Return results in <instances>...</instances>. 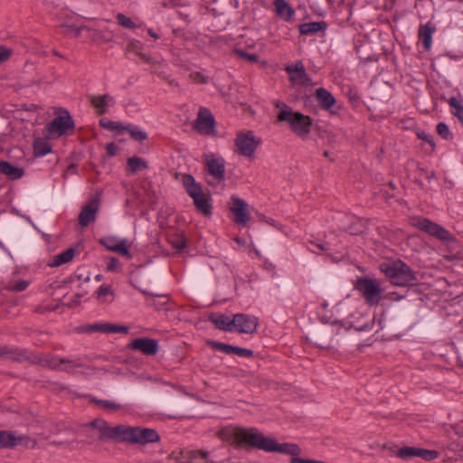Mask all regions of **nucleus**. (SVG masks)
<instances>
[{
  "label": "nucleus",
  "mask_w": 463,
  "mask_h": 463,
  "mask_svg": "<svg viewBox=\"0 0 463 463\" xmlns=\"http://www.w3.org/2000/svg\"><path fill=\"white\" fill-rule=\"evenodd\" d=\"M235 441L240 446H251L268 453H281L299 458L300 448L295 443H279L276 438L266 436L256 429L235 428L232 430Z\"/></svg>",
  "instance_id": "obj_1"
},
{
  "label": "nucleus",
  "mask_w": 463,
  "mask_h": 463,
  "mask_svg": "<svg viewBox=\"0 0 463 463\" xmlns=\"http://www.w3.org/2000/svg\"><path fill=\"white\" fill-rule=\"evenodd\" d=\"M379 268L395 286L406 287L413 285L417 280L416 272L400 259H388L383 261Z\"/></svg>",
  "instance_id": "obj_2"
},
{
  "label": "nucleus",
  "mask_w": 463,
  "mask_h": 463,
  "mask_svg": "<svg viewBox=\"0 0 463 463\" xmlns=\"http://www.w3.org/2000/svg\"><path fill=\"white\" fill-rule=\"evenodd\" d=\"M354 288L364 297L369 306L379 305L383 289L378 279L369 277L359 278L354 284Z\"/></svg>",
  "instance_id": "obj_3"
},
{
  "label": "nucleus",
  "mask_w": 463,
  "mask_h": 463,
  "mask_svg": "<svg viewBox=\"0 0 463 463\" xmlns=\"http://www.w3.org/2000/svg\"><path fill=\"white\" fill-rule=\"evenodd\" d=\"M74 127V121L70 113L65 109H60L56 117L47 124L46 136L48 138L57 139L71 133Z\"/></svg>",
  "instance_id": "obj_4"
},
{
  "label": "nucleus",
  "mask_w": 463,
  "mask_h": 463,
  "mask_svg": "<svg viewBox=\"0 0 463 463\" xmlns=\"http://www.w3.org/2000/svg\"><path fill=\"white\" fill-rule=\"evenodd\" d=\"M278 121L288 122L291 130L299 137H306L309 134L312 126V120L308 116L300 112H283L278 115Z\"/></svg>",
  "instance_id": "obj_5"
},
{
  "label": "nucleus",
  "mask_w": 463,
  "mask_h": 463,
  "mask_svg": "<svg viewBox=\"0 0 463 463\" xmlns=\"http://www.w3.org/2000/svg\"><path fill=\"white\" fill-rule=\"evenodd\" d=\"M205 166L210 184H221L224 179V160L217 155L205 156Z\"/></svg>",
  "instance_id": "obj_6"
},
{
  "label": "nucleus",
  "mask_w": 463,
  "mask_h": 463,
  "mask_svg": "<svg viewBox=\"0 0 463 463\" xmlns=\"http://www.w3.org/2000/svg\"><path fill=\"white\" fill-rule=\"evenodd\" d=\"M415 225L420 230L424 231L430 236H433L442 241H449L453 239L451 233L447 229L438 223L432 222L429 219H420Z\"/></svg>",
  "instance_id": "obj_7"
},
{
  "label": "nucleus",
  "mask_w": 463,
  "mask_h": 463,
  "mask_svg": "<svg viewBox=\"0 0 463 463\" xmlns=\"http://www.w3.org/2000/svg\"><path fill=\"white\" fill-rule=\"evenodd\" d=\"M99 241L108 250L118 252L128 259L131 258V253L129 251L130 244L127 239H121L114 235H108L102 237Z\"/></svg>",
  "instance_id": "obj_8"
},
{
  "label": "nucleus",
  "mask_w": 463,
  "mask_h": 463,
  "mask_svg": "<svg viewBox=\"0 0 463 463\" xmlns=\"http://www.w3.org/2000/svg\"><path fill=\"white\" fill-rule=\"evenodd\" d=\"M179 180L187 194L194 199V203H207L203 198V187L195 182L192 175H181Z\"/></svg>",
  "instance_id": "obj_9"
},
{
  "label": "nucleus",
  "mask_w": 463,
  "mask_h": 463,
  "mask_svg": "<svg viewBox=\"0 0 463 463\" xmlns=\"http://www.w3.org/2000/svg\"><path fill=\"white\" fill-rule=\"evenodd\" d=\"M259 320L247 314L234 315V330L243 334H253L257 330Z\"/></svg>",
  "instance_id": "obj_10"
},
{
  "label": "nucleus",
  "mask_w": 463,
  "mask_h": 463,
  "mask_svg": "<svg viewBox=\"0 0 463 463\" xmlns=\"http://www.w3.org/2000/svg\"><path fill=\"white\" fill-rule=\"evenodd\" d=\"M286 71L288 73L289 80L293 85L307 86L310 82V78L307 74L302 62L298 61L295 64L288 65Z\"/></svg>",
  "instance_id": "obj_11"
},
{
  "label": "nucleus",
  "mask_w": 463,
  "mask_h": 463,
  "mask_svg": "<svg viewBox=\"0 0 463 463\" xmlns=\"http://www.w3.org/2000/svg\"><path fill=\"white\" fill-rule=\"evenodd\" d=\"M258 145V141L252 132L240 133L236 138L238 151L246 156H250Z\"/></svg>",
  "instance_id": "obj_12"
},
{
  "label": "nucleus",
  "mask_w": 463,
  "mask_h": 463,
  "mask_svg": "<svg viewBox=\"0 0 463 463\" xmlns=\"http://www.w3.org/2000/svg\"><path fill=\"white\" fill-rule=\"evenodd\" d=\"M128 346L133 350L140 351L146 355H155L159 349L158 341L148 337L134 339L129 343Z\"/></svg>",
  "instance_id": "obj_13"
},
{
  "label": "nucleus",
  "mask_w": 463,
  "mask_h": 463,
  "mask_svg": "<svg viewBox=\"0 0 463 463\" xmlns=\"http://www.w3.org/2000/svg\"><path fill=\"white\" fill-rule=\"evenodd\" d=\"M195 129L204 135H212L214 132V119L206 109H201L195 121Z\"/></svg>",
  "instance_id": "obj_14"
},
{
  "label": "nucleus",
  "mask_w": 463,
  "mask_h": 463,
  "mask_svg": "<svg viewBox=\"0 0 463 463\" xmlns=\"http://www.w3.org/2000/svg\"><path fill=\"white\" fill-rule=\"evenodd\" d=\"M29 442L30 439L27 437L16 435L12 431H0V448H13L20 444L29 446Z\"/></svg>",
  "instance_id": "obj_15"
},
{
  "label": "nucleus",
  "mask_w": 463,
  "mask_h": 463,
  "mask_svg": "<svg viewBox=\"0 0 463 463\" xmlns=\"http://www.w3.org/2000/svg\"><path fill=\"white\" fill-rule=\"evenodd\" d=\"M273 9L276 15L286 22H291L296 14L295 9L287 0H274Z\"/></svg>",
  "instance_id": "obj_16"
},
{
  "label": "nucleus",
  "mask_w": 463,
  "mask_h": 463,
  "mask_svg": "<svg viewBox=\"0 0 463 463\" xmlns=\"http://www.w3.org/2000/svg\"><path fill=\"white\" fill-rule=\"evenodd\" d=\"M183 458L182 463H216L211 453L204 450H188Z\"/></svg>",
  "instance_id": "obj_17"
},
{
  "label": "nucleus",
  "mask_w": 463,
  "mask_h": 463,
  "mask_svg": "<svg viewBox=\"0 0 463 463\" xmlns=\"http://www.w3.org/2000/svg\"><path fill=\"white\" fill-rule=\"evenodd\" d=\"M315 98L322 109L333 113V108L335 105L336 100L326 89H317L315 91Z\"/></svg>",
  "instance_id": "obj_18"
},
{
  "label": "nucleus",
  "mask_w": 463,
  "mask_h": 463,
  "mask_svg": "<svg viewBox=\"0 0 463 463\" xmlns=\"http://www.w3.org/2000/svg\"><path fill=\"white\" fill-rule=\"evenodd\" d=\"M135 443L147 444L157 442L160 439L158 433L151 428L136 427Z\"/></svg>",
  "instance_id": "obj_19"
},
{
  "label": "nucleus",
  "mask_w": 463,
  "mask_h": 463,
  "mask_svg": "<svg viewBox=\"0 0 463 463\" xmlns=\"http://www.w3.org/2000/svg\"><path fill=\"white\" fill-rule=\"evenodd\" d=\"M249 204H232L230 208L233 214L232 220L241 227H246L250 220Z\"/></svg>",
  "instance_id": "obj_20"
},
{
  "label": "nucleus",
  "mask_w": 463,
  "mask_h": 463,
  "mask_svg": "<svg viewBox=\"0 0 463 463\" xmlns=\"http://www.w3.org/2000/svg\"><path fill=\"white\" fill-rule=\"evenodd\" d=\"M435 32L436 26L430 22L420 24L419 27V39L426 51H429L432 46V36Z\"/></svg>",
  "instance_id": "obj_21"
},
{
  "label": "nucleus",
  "mask_w": 463,
  "mask_h": 463,
  "mask_svg": "<svg viewBox=\"0 0 463 463\" xmlns=\"http://www.w3.org/2000/svg\"><path fill=\"white\" fill-rule=\"evenodd\" d=\"M91 106L95 109L98 114H104L108 111L115 101L114 99L108 95L90 96V98Z\"/></svg>",
  "instance_id": "obj_22"
},
{
  "label": "nucleus",
  "mask_w": 463,
  "mask_h": 463,
  "mask_svg": "<svg viewBox=\"0 0 463 463\" xmlns=\"http://www.w3.org/2000/svg\"><path fill=\"white\" fill-rule=\"evenodd\" d=\"M142 49H143L142 43L137 40H134V39L130 40L127 43V47H126V51L128 53L136 54L146 63H148L151 65L155 64V60L152 57L148 56L147 54L142 52Z\"/></svg>",
  "instance_id": "obj_23"
},
{
  "label": "nucleus",
  "mask_w": 463,
  "mask_h": 463,
  "mask_svg": "<svg viewBox=\"0 0 463 463\" xmlns=\"http://www.w3.org/2000/svg\"><path fill=\"white\" fill-rule=\"evenodd\" d=\"M86 331L89 332H103V333H109V334H115V333H124L127 334L128 332V327L123 326H117L112 324H94L91 326H89L86 329Z\"/></svg>",
  "instance_id": "obj_24"
},
{
  "label": "nucleus",
  "mask_w": 463,
  "mask_h": 463,
  "mask_svg": "<svg viewBox=\"0 0 463 463\" xmlns=\"http://www.w3.org/2000/svg\"><path fill=\"white\" fill-rule=\"evenodd\" d=\"M98 204H86L85 207L81 210L79 222L82 227L89 225L93 222L96 219V214L98 213Z\"/></svg>",
  "instance_id": "obj_25"
},
{
  "label": "nucleus",
  "mask_w": 463,
  "mask_h": 463,
  "mask_svg": "<svg viewBox=\"0 0 463 463\" xmlns=\"http://www.w3.org/2000/svg\"><path fill=\"white\" fill-rule=\"evenodd\" d=\"M136 427L124 424L117 425V440L135 443Z\"/></svg>",
  "instance_id": "obj_26"
},
{
  "label": "nucleus",
  "mask_w": 463,
  "mask_h": 463,
  "mask_svg": "<svg viewBox=\"0 0 463 463\" xmlns=\"http://www.w3.org/2000/svg\"><path fill=\"white\" fill-rule=\"evenodd\" d=\"M0 173L12 180L19 179L24 175L23 168L15 166L5 161L0 162Z\"/></svg>",
  "instance_id": "obj_27"
},
{
  "label": "nucleus",
  "mask_w": 463,
  "mask_h": 463,
  "mask_svg": "<svg viewBox=\"0 0 463 463\" xmlns=\"http://www.w3.org/2000/svg\"><path fill=\"white\" fill-rule=\"evenodd\" d=\"M75 255V250L72 248H69L61 253L54 256L52 263L50 266L52 267H59L61 265H63L65 263H68L71 261Z\"/></svg>",
  "instance_id": "obj_28"
},
{
  "label": "nucleus",
  "mask_w": 463,
  "mask_h": 463,
  "mask_svg": "<svg viewBox=\"0 0 463 463\" xmlns=\"http://www.w3.org/2000/svg\"><path fill=\"white\" fill-rule=\"evenodd\" d=\"M324 28V24L320 22L304 23L299 25V32L303 35H313Z\"/></svg>",
  "instance_id": "obj_29"
},
{
  "label": "nucleus",
  "mask_w": 463,
  "mask_h": 463,
  "mask_svg": "<svg viewBox=\"0 0 463 463\" xmlns=\"http://www.w3.org/2000/svg\"><path fill=\"white\" fill-rule=\"evenodd\" d=\"M215 326L225 331L234 330V317L232 318L225 315H220L213 319Z\"/></svg>",
  "instance_id": "obj_30"
},
{
  "label": "nucleus",
  "mask_w": 463,
  "mask_h": 463,
  "mask_svg": "<svg viewBox=\"0 0 463 463\" xmlns=\"http://www.w3.org/2000/svg\"><path fill=\"white\" fill-rule=\"evenodd\" d=\"M124 132H128L136 141H143L147 137L145 131H143L139 127L131 124L125 125Z\"/></svg>",
  "instance_id": "obj_31"
},
{
  "label": "nucleus",
  "mask_w": 463,
  "mask_h": 463,
  "mask_svg": "<svg viewBox=\"0 0 463 463\" xmlns=\"http://www.w3.org/2000/svg\"><path fill=\"white\" fill-rule=\"evenodd\" d=\"M99 435L102 439L117 440V426L109 427L107 422L102 421L99 430Z\"/></svg>",
  "instance_id": "obj_32"
},
{
  "label": "nucleus",
  "mask_w": 463,
  "mask_h": 463,
  "mask_svg": "<svg viewBox=\"0 0 463 463\" xmlns=\"http://www.w3.org/2000/svg\"><path fill=\"white\" fill-rule=\"evenodd\" d=\"M54 367L59 370H63L73 373L81 372V366L78 363L71 360L61 359L59 364L54 365Z\"/></svg>",
  "instance_id": "obj_33"
},
{
  "label": "nucleus",
  "mask_w": 463,
  "mask_h": 463,
  "mask_svg": "<svg viewBox=\"0 0 463 463\" xmlns=\"http://www.w3.org/2000/svg\"><path fill=\"white\" fill-rule=\"evenodd\" d=\"M146 168V163L137 156L129 157L128 159V169L131 174L137 173Z\"/></svg>",
  "instance_id": "obj_34"
},
{
  "label": "nucleus",
  "mask_w": 463,
  "mask_h": 463,
  "mask_svg": "<svg viewBox=\"0 0 463 463\" xmlns=\"http://www.w3.org/2000/svg\"><path fill=\"white\" fill-rule=\"evenodd\" d=\"M92 401L99 407L106 410L109 412H112V411H118V410L123 408V406L120 403H118L115 401L100 400V399H93Z\"/></svg>",
  "instance_id": "obj_35"
},
{
  "label": "nucleus",
  "mask_w": 463,
  "mask_h": 463,
  "mask_svg": "<svg viewBox=\"0 0 463 463\" xmlns=\"http://www.w3.org/2000/svg\"><path fill=\"white\" fill-rule=\"evenodd\" d=\"M100 125L104 128L111 130V131H114V132H116L118 134L124 133L125 124H123L121 122L101 119L100 120Z\"/></svg>",
  "instance_id": "obj_36"
},
{
  "label": "nucleus",
  "mask_w": 463,
  "mask_h": 463,
  "mask_svg": "<svg viewBox=\"0 0 463 463\" xmlns=\"http://www.w3.org/2000/svg\"><path fill=\"white\" fill-rule=\"evenodd\" d=\"M449 104L452 109V113L463 125V105L456 98H451Z\"/></svg>",
  "instance_id": "obj_37"
},
{
  "label": "nucleus",
  "mask_w": 463,
  "mask_h": 463,
  "mask_svg": "<svg viewBox=\"0 0 463 463\" xmlns=\"http://www.w3.org/2000/svg\"><path fill=\"white\" fill-rule=\"evenodd\" d=\"M29 286V282L24 279L19 281H10L6 286V289L9 291L20 292L25 290Z\"/></svg>",
  "instance_id": "obj_38"
},
{
  "label": "nucleus",
  "mask_w": 463,
  "mask_h": 463,
  "mask_svg": "<svg viewBox=\"0 0 463 463\" xmlns=\"http://www.w3.org/2000/svg\"><path fill=\"white\" fill-rule=\"evenodd\" d=\"M419 449L413 447L402 448L397 451V455L401 458H410L412 457H418Z\"/></svg>",
  "instance_id": "obj_39"
},
{
  "label": "nucleus",
  "mask_w": 463,
  "mask_h": 463,
  "mask_svg": "<svg viewBox=\"0 0 463 463\" xmlns=\"http://www.w3.org/2000/svg\"><path fill=\"white\" fill-rule=\"evenodd\" d=\"M117 20L118 23L125 28L135 29L137 27V24L131 20V18L126 16L123 14H118Z\"/></svg>",
  "instance_id": "obj_40"
},
{
  "label": "nucleus",
  "mask_w": 463,
  "mask_h": 463,
  "mask_svg": "<svg viewBox=\"0 0 463 463\" xmlns=\"http://www.w3.org/2000/svg\"><path fill=\"white\" fill-rule=\"evenodd\" d=\"M417 137H418V138L424 141L429 146V149L430 151H432L435 148V143L433 140V137L430 134H429L423 130H420V131L417 132Z\"/></svg>",
  "instance_id": "obj_41"
},
{
  "label": "nucleus",
  "mask_w": 463,
  "mask_h": 463,
  "mask_svg": "<svg viewBox=\"0 0 463 463\" xmlns=\"http://www.w3.org/2000/svg\"><path fill=\"white\" fill-rule=\"evenodd\" d=\"M97 298L103 302L106 298V297L109 296V295H112L113 294V290L111 289V288L109 286H106V285H101L99 289L97 290Z\"/></svg>",
  "instance_id": "obj_42"
},
{
  "label": "nucleus",
  "mask_w": 463,
  "mask_h": 463,
  "mask_svg": "<svg viewBox=\"0 0 463 463\" xmlns=\"http://www.w3.org/2000/svg\"><path fill=\"white\" fill-rule=\"evenodd\" d=\"M438 454L439 453L436 450L419 449L418 457H420L425 460H432L438 457Z\"/></svg>",
  "instance_id": "obj_43"
},
{
  "label": "nucleus",
  "mask_w": 463,
  "mask_h": 463,
  "mask_svg": "<svg viewBox=\"0 0 463 463\" xmlns=\"http://www.w3.org/2000/svg\"><path fill=\"white\" fill-rule=\"evenodd\" d=\"M212 345L215 349H217L224 354H232V351H233V345H228V344H224V343H221V342H213Z\"/></svg>",
  "instance_id": "obj_44"
},
{
  "label": "nucleus",
  "mask_w": 463,
  "mask_h": 463,
  "mask_svg": "<svg viewBox=\"0 0 463 463\" xmlns=\"http://www.w3.org/2000/svg\"><path fill=\"white\" fill-rule=\"evenodd\" d=\"M436 129H437L438 134H439L441 137H443V138H445V139H447V138H449V136H450V131H449V127H448L445 123H443V122H439V123L437 125Z\"/></svg>",
  "instance_id": "obj_45"
},
{
  "label": "nucleus",
  "mask_w": 463,
  "mask_h": 463,
  "mask_svg": "<svg viewBox=\"0 0 463 463\" xmlns=\"http://www.w3.org/2000/svg\"><path fill=\"white\" fill-rule=\"evenodd\" d=\"M35 152L38 155L44 156L51 151L50 146L43 142H36L34 145Z\"/></svg>",
  "instance_id": "obj_46"
},
{
  "label": "nucleus",
  "mask_w": 463,
  "mask_h": 463,
  "mask_svg": "<svg viewBox=\"0 0 463 463\" xmlns=\"http://www.w3.org/2000/svg\"><path fill=\"white\" fill-rule=\"evenodd\" d=\"M190 79L196 83H207L208 82V77L204 76L200 71L191 72Z\"/></svg>",
  "instance_id": "obj_47"
},
{
  "label": "nucleus",
  "mask_w": 463,
  "mask_h": 463,
  "mask_svg": "<svg viewBox=\"0 0 463 463\" xmlns=\"http://www.w3.org/2000/svg\"><path fill=\"white\" fill-rule=\"evenodd\" d=\"M232 354L241 356V357H250L252 355V351L247 348H242L239 346H233Z\"/></svg>",
  "instance_id": "obj_48"
},
{
  "label": "nucleus",
  "mask_w": 463,
  "mask_h": 463,
  "mask_svg": "<svg viewBox=\"0 0 463 463\" xmlns=\"http://www.w3.org/2000/svg\"><path fill=\"white\" fill-rule=\"evenodd\" d=\"M198 213L204 216H210L212 214V204H195Z\"/></svg>",
  "instance_id": "obj_49"
},
{
  "label": "nucleus",
  "mask_w": 463,
  "mask_h": 463,
  "mask_svg": "<svg viewBox=\"0 0 463 463\" xmlns=\"http://www.w3.org/2000/svg\"><path fill=\"white\" fill-rule=\"evenodd\" d=\"M13 51L10 48L0 46V63L5 61L12 55Z\"/></svg>",
  "instance_id": "obj_50"
},
{
  "label": "nucleus",
  "mask_w": 463,
  "mask_h": 463,
  "mask_svg": "<svg viewBox=\"0 0 463 463\" xmlns=\"http://www.w3.org/2000/svg\"><path fill=\"white\" fill-rule=\"evenodd\" d=\"M10 213H14L17 216H20L21 218L25 219L36 231L39 232L38 228L36 227L34 222L31 220V218L25 214H22L21 212L18 209H16L15 207H12V209L10 210Z\"/></svg>",
  "instance_id": "obj_51"
},
{
  "label": "nucleus",
  "mask_w": 463,
  "mask_h": 463,
  "mask_svg": "<svg viewBox=\"0 0 463 463\" xmlns=\"http://www.w3.org/2000/svg\"><path fill=\"white\" fill-rule=\"evenodd\" d=\"M174 248L178 250H183L185 247V241L183 236L177 237L176 239L171 241Z\"/></svg>",
  "instance_id": "obj_52"
},
{
  "label": "nucleus",
  "mask_w": 463,
  "mask_h": 463,
  "mask_svg": "<svg viewBox=\"0 0 463 463\" xmlns=\"http://www.w3.org/2000/svg\"><path fill=\"white\" fill-rule=\"evenodd\" d=\"M275 107L279 109V112L278 115H281L283 112H292V109L288 107L287 104L281 101H275L274 103Z\"/></svg>",
  "instance_id": "obj_53"
},
{
  "label": "nucleus",
  "mask_w": 463,
  "mask_h": 463,
  "mask_svg": "<svg viewBox=\"0 0 463 463\" xmlns=\"http://www.w3.org/2000/svg\"><path fill=\"white\" fill-rule=\"evenodd\" d=\"M238 54L240 57L244 58L251 62H255L258 61V56L253 53H247L244 51H238Z\"/></svg>",
  "instance_id": "obj_54"
},
{
  "label": "nucleus",
  "mask_w": 463,
  "mask_h": 463,
  "mask_svg": "<svg viewBox=\"0 0 463 463\" xmlns=\"http://www.w3.org/2000/svg\"><path fill=\"white\" fill-rule=\"evenodd\" d=\"M106 149H107L108 155H109L111 156L117 155V153L118 151V146L114 143L108 144Z\"/></svg>",
  "instance_id": "obj_55"
},
{
  "label": "nucleus",
  "mask_w": 463,
  "mask_h": 463,
  "mask_svg": "<svg viewBox=\"0 0 463 463\" xmlns=\"http://www.w3.org/2000/svg\"><path fill=\"white\" fill-rule=\"evenodd\" d=\"M386 298L391 301H399L404 298V296L399 295L396 292H390L387 294Z\"/></svg>",
  "instance_id": "obj_56"
},
{
  "label": "nucleus",
  "mask_w": 463,
  "mask_h": 463,
  "mask_svg": "<svg viewBox=\"0 0 463 463\" xmlns=\"http://www.w3.org/2000/svg\"><path fill=\"white\" fill-rule=\"evenodd\" d=\"M118 265V260L116 258H112L108 263V269L110 271L116 270Z\"/></svg>",
  "instance_id": "obj_57"
},
{
  "label": "nucleus",
  "mask_w": 463,
  "mask_h": 463,
  "mask_svg": "<svg viewBox=\"0 0 463 463\" xmlns=\"http://www.w3.org/2000/svg\"><path fill=\"white\" fill-rule=\"evenodd\" d=\"M234 241L241 247H243L246 245V240L243 238L236 237V238H234Z\"/></svg>",
  "instance_id": "obj_58"
},
{
  "label": "nucleus",
  "mask_w": 463,
  "mask_h": 463,
  "mask_svg": "<svg viewBox=\"0 0 463 463\" xmlns=\"http://www.w3.org/2000/svg\"><path fill=\"white\" fill-rule=\"evenodd\" d=\"M78 279L84 282H89L90 280V275L88 273L87 275H78Z\"/></svg>",
  "instance_id": "obj_59"
},
{
  "label": "nucleus",
  "mask_w": 463,
  "mask_h": 463,
  "mask_svg": "<svg viewBox=\"0 0 463 463\" xmlns=\"http://www.w3.org/2000/svg\"><path fill=\"white\" fill-rule=\"evenodd\" d=\"M148 34L154 38V39H159L160 38V35L153 29H148L147 31Z\"/></svg>",
  "instance_id": "obj_60"
},
{
  "label": "nucleus",
  "mask_w": 463,
  "mask_h": 463,
  "mask_svg": "<svg viewBox=\"0 0 463 463\" xmlns=\"http://www.w3.org/2000/svg\"><path fill=\"white\" fill-rule=\"evenodd\" d=\"M265 266H266V268H267L268 269H269V270H274V269H275V268H276V267H275V265H274L272 262H269V261H267V262L265 263Z\"/></svg>",
  "instance_id": "obj_61"
},
{
  "label": "nucleus",
  "mask_w": 463,
  "mask_h": 463,
  "mask_svg": "<svg viewBox=\"0 0 463 463\" xmlns=\"http://www.w3.org/2000/svg\"><path fill=\"white\" fill-rule=\"evenodd\" d=\"M232 203H245V202L238 197H232Z\"/></svg>",
  "instance_id": "obj_62"
},
{
  "label": "nucleus",
  "mask_w": 463,
  "mask_h": 463,
  "mask_svg": "<svg viewBox=\"0 0 463 463\" xmlns=\"http://www.w3.org/2000/svg\"><path fill=\"white\" fill-rule=\"evenodd\" d=\"M140 291L145 294V295H148V292L146 290H144V289H140Z\"/></svg>",
  "instance_id": "obj_63"
},
{
  "label": "nucleus",
  "mask_w": 463,
  "mask_h": 463,
  "mask_svg": "<svg viewBox=\"0 0 463 463\" xmlns=\"http://www.w3.org/2000/svg\"><path fill=\"white\" fill-rule=\"evenodd\" d=\"M100 278H101V276H100V275H97V276L95 277V279H96V280H100Z\"/></svg>",
  "instance_id": "obj_64"
}]
</instances>
